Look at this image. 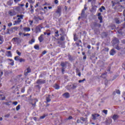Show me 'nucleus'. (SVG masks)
<instances>
[{"label":"nucleus","instance_id":"f257e3e1","mask_svg":"<svg viewBox=\"0 0 125 125\" xmlns=\"http://www.w3.org/2000/svg\"><path fill=\"white\" fill-rule=\"evenodd\" d=\"M91 27L93 30V29H95V27H98V28H100V27H101V24L98 23L96 22H93Z\"/></svg>","mask_w":125,"mask_h":125},{"label":"nucleus","instance_id":"f03ea898","mask_svg":"<svg viewBox=\"0 0 125 125\" xmlns=\"http://www.w3.org/2000/svg\"><path fill=\"white\" fill-rule=\"evenodd\" d=\"M45 80H42V79H38L37 82H36V83H37V84H43L44 83H45Z\"/></svg>","mask_w":125,"mask_h":125},{"label":"nucleus","instance_id":"7ed1b4c3","mask_svg":"<svg viewBox=\"0 0 125 125\" xmlns=\"http://www.w3.org/2000/svg\"><path fill=\"white\" fill-rule=\"evenodd\" d=\"M37 102H38V100L34 99L32 100V102L30 103L33 109H35V108L36 107V104L37 103Z\"/></svg>","mask_w":125,"mask_h":125},{"label":"nucleus","instance_id":"20e7f679","mask_svg":"<svg viewBox=\"0 0 125 125\" xmlns=\"http://www.w3.org/2000/svg\"><path fill=\"white\" fill-rule=\"evenodd\" d=\"M62 12V8L61 7V6H59L58 7L57 11H56V13H57V14L59 15V16H60V15H61Z\"/></svg>","mask_w":125,"mask_h":125},{"label":"nucleus","instance_id":"39448f33","mask_svg":"<svg viewBox=\"0 0 125 125\" xmlns=\"http://www.w3.org/2000/svg\"><path fill=\"white\" fill-rule=\"evenodd\" d=\"M8 14L10 16H14L16 15V12L14 10H10L8 11Z\"/></svg>","mask_w":125,"mask_h":125},{"label":"nucleus","instance_id":"423d86ee","mask_svg":"<svg viewBox=\"0 0 125 125\" xmlns=\"http://www.w3.org/2000/svg\"><path fill=\"white\" fill-rule=\"evenodd\" d=\"M92 120H93V121H95V120H97V118H98V117H100V115H99V114L95 113L92 114Z\"/></svg>","mask_w":125,"mask_h":125},{"label":"nucleus","instance_id":"0eeeda50","mask_svg":"<svg viewBox=\"0 0 125 125\" xmlns=\"http://www.w3.org/2000/svg\"><path fill=\"white\" fill-rule=\"evenodd\" d=\"M60 41L64 42L65 41V37H67V34H60Z\"/></svg>","mask_w":125,"mask_h":125},{"label":"nucleus","instance_id":"6e6552de","mask_svg":"<svg viewBox=\"0 0 125 125\" xmlns=\"http://www.w3.org/2000/svg\"><path fill=\"white\" fill-rule=\"evenodd\" d=\"M42 25H39L36 28V33H40V32H41V29H42Z\"/></svg>","mask_w":125,"mask_h":125},{"label":"nucleus","instance_id":"1a4fd4ad","mask_svg":"<svg viewBox=\"0 0 125 125\" xmlns=\"http://www.w3.org/2000/svg\"><path fill=\"white\" fill-rule=\"evenodd\" d=\"M119 42V39H117L116 38H114L113 40L112 41V44H118Z\"/></svg>","mask_w":125,"mask_h":125},{"label":"nucleus","instance_id":"9d476101","mask_svg":"<svg viewBox=\"0 0 125 125\" xmlns=\"http://www.w3.org/2000/svg\"><path fill=\"white\" fill-rule=\"evenodd\" d=\"M31 68H30V67H28L26 70H25L24 71V75L25 76H28V74H29V73H31Z\"/></svg>","mask_w":125,"mask_h":125},{"label":"nucleus","instance_id":"9b49d317","mask_svg":"<svg viewBox=\"0 0 125 125\" xmlns=\"http://www.w3.org/2000/svg\"><path fill=\"white\" fill-rule=\"evenodd\" d=\"M14 32H15V31L13 30V27L10 29H7V34H13Z\"/></svg>","mask_w":125,"mask_h":125},{"label":"nucleus","instance_id":"f8f14e48","mask_svg":"<svg viewBox=\"0 0 125 125\" xmlns=\"http://www.w3.org/2000/svg\"><path fill=\"white\" fill-rule=\"evenodd\" d=\"M120 118V116L118 114H114L113 116H112V119L114 120V121H116L118 120Z\"/></svg>","mask_w":125,"mask_h":125},{"label":"nucleus","instance_id":"ddd939ff","mask_svg":"<svg viewBox=\"0 0 125 125\" xmlns=\"http://www.w3.org/2000/svg\"><path fill=\"white\" fill-rule=\"evenodd\" d=\"M67 65V62H61V66L62 67V68H66V65Z\"/></svg>","mask_w":125,"mask_h":125},{"label":"nucleus","instance_id":"4468645a","mask_svg":"<svg viewBox=\"0 0 125 125\" xmlns=\"http://www.w3.org/2000/svg\"><path fill=\"white\" fill-rule=\"evenodd\" d=\"M40 42H42L43 41V35H41L38 38Z\"/></svg>","mask_w":125,"mask_h":125},{"label":"nucleus","instance_id":"2eb2a0df","mask_svg":"<svg viewBox=\"0 0 125 125\" xmlns=\"http://www.w3.org/2000/svg\"><path fill=\"white\" fill-rule=\"evenodd\" d=\"M110 55H115V54H116V51L115 50V49H112L111 50V51H110Z\"/></svg>","mask_w":125,"mask_h":125},{"label":"nucleus","instance_id":"dca6fc26","mask_svg":"<svg viewBox=\"0 0 125 125\" xmlns=\"http://www.w3.org/2000/svg\"><path fill=\"white\" fill-rule=\"evenodd\" d=\"M63 96H64V97H65V98H69V97H70V94H69V93H65L63 94Z\"/></svg>","mask_w":125,"mask_h":125},{"label":"nucleus","instance_id":"f3484780","mask_svg":"<svg viewBox=\"0 0 125 125\" xmlns=\"http://www.w3.org/2000/svg\"><path fill=\"white\" fill-rule=\"evenodd\" d=\"M46 102H50L51 101V99H50V95H48L47 97L46 98Z\"/></svg>","mask_w":125,"mask_h":125},{"label":"nucleus","instance_id":"a211bd4d","mask_svg":"<svg viewBox=\"0 0 125 125\" xmlns=\"http://www.w3.org/2000/svg\"><path fill=\"white\" fill-rule=\"evenodd\" d=\"M60 33H61L60 35H66V34H65V31L63 30V28H60Z\"/></svg>","mask_w":125,"mask_h":125},{"label":"nucleus","instance_id":"6ab92c4d","mask_svg":"<svg viewBox=\"0 0 125 125\" xmlns=\"http://www.w3.org/2000/svg\"><path fill=\"white\" fill-rule=\"evenodd\" d=\"M23 30L24 32H30V31H31V28L29 27H24Z\"/></svg>","mask_w":125,"mask_h":125},{"label":"nucleus","instance_id":"aec40b11","mask_svg":"<svg viewBox=\"0 0 125 125\" xmlns=\"http://www.w3.org/2000/svg\"><path fill=\"white\" fill-rule=\"evenodd\" d=\"M48 116V114H43L42 116L40 117V119H41V120H42L43 119H44L45 118V117H47Z\"/></svg>","mask_w":125,"mask_h":125},{"label":"nucleus","instance_id":"412c9836","mask_svg":"<svg viewBox=\"0 0 125 125\" xmlns=\"http://www.w3.org/2000/svg\"><path fill=\"white\" fill-rule=\"evenodd\" d=\"M34 19L36 21V22H37V23H39V17H37L36 16H34Z\"/></svg>","mask_w":125,"mask_h":125},{"label":"nucleus","instance_id":"4be33fe9","mask_svg":"<svg viewBox=\"0 0 125 125\" xmlns=\"http://www.w3.org/2000/svg\"><path fill=\"white\" fill-rule=\"evenodd\" d=\"M55 36L57 37V38L59 37V32L58 30L55 32Z\"/></svg>","mask_w":125,"mask_h":125},{"label":"nucleus","instance_id":"5701e85b","mask_svg":"<svg viewBox=\"0 0 125 125\" xmlns=\"http://www.w3.org/2000/svg\"><path fill=\"white\" fill-rule=\"evenodd\" d=\"M80 119L81 121H83V122H86L87 121V118H84L83 117H81Z\"/></svg>","mask_w":125,"mask_h":125},{"label":"nucleus","instance_id":"b1692460","mask_svg":"<svg viewBox=\"0 0 125 125\" xmlns=\"http://www.w3.org/2000/svg\"><path fill=\"white\" fill-rule=\"evenodd\" d=\"M77 86H78V84L75 83L73 84L72 88L73 89H75V88H76L77 87Z\"/></svg>","mask_w":125,"mask_h":125},{"label":"nucleus","instance_id":"393cba45","mask_svg":"<svg viewBox=\"0 0 125 125\" xmlns=\"http://www.w3.org/2000/svg\"><path fill=\"white\" fill-rule=\"evenodd\" d=\"M94 31L95 33V34H99V30L97 29V28L94 29Z\"/></svg>","mask_w":125,"mask_h":125},{"label":"nucleus","instance_id":"a878e982","mask_svg":"<svg viewBox=\"0 0 125 125\" xmlns=\"http://www.w3.org/2000/svg\"><path fill=\"white\" fill-rule=\"evenodd\" d=\"M14 59L16 61H19V60L20 59V57L16 56V57H15Z\"/></svg>","mask_w":125,"mask_h":125},{"label":"nucleus","instance_id":"bb28decb","mask_svg":"<svg viewBox=\"0 0 125 125\" xmlns=\"http://www.w3.org/2000/svg\"><path fill=\"white\" fill-rule=\"evenodd\" d=\"M106 77H107V74L106 73L102 74V78H103V79H105Z\"/></svg>","mask_w":125,"mask_h":125},{"label":"nucleus","instance_id":"cd10ccee","mask_svg":"<svg viewBox=\"0 0 125 125\" xmlns=\"http://www.w3.org/2000/svg\"><path fill=\"white\" fill-rule=\"evenodd\" d=\"M8 55L7 56L9 57L10 56H12V54H11V51H7Z\"/></svg>","mask_w":125,"mask_h":125},{"label":"nucleus","instance_id":"c85d7f7f","mask_svg":"<svg viewBox=\"0 0 125 125\" xmlns=\"http://www.w3.org/2000/svg\"><path fill=\"white\" fill-rule=\"evenodd\" d=\"M84 10H82V13H81V16L82 17H84Z\"/></svg>","mask_w":125,"mask_h":125},{"label":"nucleus","instance_id":"c756f323","mask_svg":"<svg viewBox=\"0 0 125 125\" xmlns=\"http://www.w3.org/2000/svg\"><path fill=\"white\" fill-rule=\"evenodd\" d=\"M21 63H22V62H25V60L24 59L21 58L20 59L19 61Z\"/></svg>","mask_w":125,"mask_h":125},{"label":"nucleus","instance_id":"7c9ffc66","mask_svg":"<svg viewBox=\"0 0 125 125\" xmlns=\"http://www.w3.org/2000/svg\"><path fill=\"white\" fill-rule=\"evenodd\" d=\"M28 2L31 3V4H33L35 2V0H28Z\"/></svg>","mask_w":125,"mask_h":125},{"label":"nucleus","instance_id":"2f4dec72","mask_svg":"<svg viewBox=\"0 0 125 125\" xmlns=\"http://www.w3.org/2000/svg\"><path fill=\"white\" fill-rule=\"evenodd\" d=\"M21 22V21H15V23H14V25H16V24H19Z\"/></svg>","mask_w":125,"mask_h":125},{"label":"nucleus","instance_id":"473e14b6","mask_svg":"<svg viewBox=\"0 0 125 125\" xmlns=\"http://www.w3.org/2000/svg\"><path fill=\"white\" fill-rule=\"evenodd\" d=\"M12 28H13V30L15 31H15H17V30H18V29H19V27H17V26H14Z\"/></svg>","mask_w":125,"mask_h":125},{"label":"nucleus","instance_id":"72a5a7b5","mask_svg":"<svg viewBox=\"0 0 125 125\" xmlns=\"http://www.w3.org/2000/svg\"><path fill=\"white\" fill-rule=\"evenodd\" d=\"M98 19L100 21V23H102V16L98 17Z\"/></svg>","mask_w":125,"mask_h":125},{"label":"nucleus","instance_id":"f704fd0d","mask_svg":"<svg viewBox=\"0 0 125 125\" xmlns=\"http://www.w3.org/2000/svg\"><path fill=\"white\" fill-rule=\"evenodd\" d=\"M20 107H21L20 104H19V105L16 107V110H17V111H19V110H20Z\"/></svg>","mask_w":125,"mask_h":125},{"label":"nucleus","instance_id":"c9c22d12","mask_svg":"<svg viewBox=\"0 0 125 125\" xmlns=\"http://www.w3.org/2000/svg\"><path fill=\"white\" fill-rule=\"evenodd\" d=\"M115 91L117 94H121V91H120V90L117 89L115 90Z\"/></svg>","mask_w":125,"mask_h":125},{"label":"nucleus","instance_id":"e433bc0d","mask_svg":"<svg viewBox=\"0 0 125 125\" xmlns=\"http://www.w3.org/2000/svg\"><path fill=\"white\" fill-rule=\"evenodd\" d=\"M103 112L104 113V114H105V115H107V114L108 113V110H103Z\"/></svg>","mask_w":125,"mask_h":125},{"label":"nucleus","instance_id":"4c0bfd02","mask_svg":"<svg viewBox=\"0 0 125 125\" xmlns=\"http://www.w3.org/2000/svg\"><path fill=\"white\" fill-rule=\"evenodd\" d=\"M33 42H35V39H32L31 41H29V43L32 44Z\"/></svg>","mask_w":125,"mask_h":125},{"label":"nucleus","instance_id":"58836bf2","mask_svg":"<svg viewBox=\"0 0 125 125\" xmlns=\"http://www.w3.org/2000/svg\"><path fill=\"white\" fill-rule=\"evenodd\" d=\"M16 53L18 54V55H19V56H21V53L20 52H19V51L18 50H17L16 51Z\"/></svg>","mask_w":125,"mask_h":125},{"label":"nucleus","instance_id":"ea45409f","mask_svg":"<svg viewBox=\"0 0 125 125\" xmlns=\"http://www.w3.org/2000/svg\"><path fill=\"white\" fill-rule=\"evenodd\" d=\"M115 22L117 24H120V21L118 19H115Z\"/></svg>","mask_w":125,"mask_h":125},{"label":"nucleus","instance_id":"a19ab883","mask_svg":"<svg viewBox=\"0 0 125 125\" xmlns=\"http://www.w3.org/2000/svg\"><path fill=\"white\" fill-rule=\"evenodd\" d=\"M35 87H37L38 89H41V86L39 84L38 85H35Z\"/></svg>","mask_w":125,"mask_h":125},{"label":"nucleus","instance_id":"79ce46f5","mask_svg":"<svg viewBox=\"0 0 125 125\" xmlns=\"http://www.w3.org/2000/svg\"><path fill=\"white\" fill-rule=\"evenodd\" d=\"M84 82H85V79H83V80H79V83H83Z\"/></svg>","mask_w":125,"mask_h":125},{"label":"nucleus","instance_id":"37998d69","mask_svg":"<svg viewBox=\"0 0 125 125\" xmlns=\"http://www.w3.org/2000/svg\"><path fill=\"white\" fill-rule=\"evenodd\" d=\"M55 89H59V88H60L59 85L56 84L55 85Z\"/></svg>","mask_w":125,"mask_h":125},{"label":"nucleus","instance_id":"c03bdc74","mask_svg":"<svg viewBox=\"0 0 125 125\" xmlns=\"http://www.w3.org/2000/svg\"><path fill=\"white\" fill-rule=\"evenodd\" d=\"M0 96L2 97L1 100H4L5 99V97L3 95H0Z\"/></svg>","mask_w":125,"mask_h":125},{"label":"nucleus","instance_id":"a18cd8bd","mask_svg":"<svg viewBox=\"0 0 125 125\" xmlns=\"http://www.w3.org/2000/svg\"><path fill=\"white\" fill-rule=\"evenodd\" d=\"M68 58H69V60H70L71 61H72V60H73V58H72V56H71V55H68Z\"/></svg>","mask_w":125,"mask_h":125},{"label":"nucleus","instance_id":"49530a36","mask_svg":"<svg viewBox=\"0 0 125 125\" xmlns=\"http://www.w3.org/2000/svg\"><path fill=\"white\" fill-rule=\"evenodd\" d=\"M12 104H13V105H15V106H16V105H17L18 104V102H13Z\"/></svg>","mask_w":125,"mask_h":125},{"label":"nucleus","instance_id":"de8ad7c7","mask_svg":"<svg viewBox=\"0 0 125 125\" xmlns=\"http://www.w3.org/2000/svg\"><path fill=\"white\" fill-rule=\"evenodd\" d=\"M62 74H64V72H65V68L64 67L62 68Z\"/></svg>","mask_w":125,"mask_h":125},{"label":"nucleus","instance_id":"09e8293b","mask_svg":"<svg viewBox=\"0 0 125 125\" xmlns=\"http://www.w3.org/2000/svg\"><path fill=\"white\" fill-rule=\"evenodd\" d=\"M34 48H35V49H39V45H35L34 46Z\"/></svg>","mask_w":125,"mask_h":125},{"label":"nucleus","instance_id":"8fccbe9b","mask_svg":"<svg viewBox=\"0 0 125 125\" xmlns=\"http://www.w3.org/2000/svg\"><path fill=\"white\" fill-rule=\"evenodd\" d=\"M9 116H10V114H6L4 115L5 118H9Z\"/></svg>","mask_w":125,"mask_h":125},{"label":"nucleus","instance_id":"3c124183","mask_svg":"<svg viewBox=\"0 0 125 125\" xmlns=\"http://www.w3.org/2000/svg\"><path fill=\"white\" fill-rule=\"evenodd\" d=\"M16 40H19V38H17V37H15V38H14L12 40L13 41H14L15 42V41H16Z\"/></svg>","mask_w":125,"mask_h":125},{"label":"nucleus","instance_id":"603ef678","mask_svg":"<svg viewBox=\"0 0 125 125\" xmlns=\"http://www.w3.org/2000/svg\"><path fill=\"white\" fill-rule=\"evenodd\" d=\"M21 92H22V93L25 92V88H22L21 90Z\"/></svg>","mask_w":125,"mask_h":125},{"label":"nucleus","instance_id":"864d4df0","mask_svg":"<svg viewBox=\"0 0 125 125\" xmlns=\"http://www.w3.org/2000/svg\"><path fill=\"white\" fill-rule=\"evenodd\" d=\"M25 7L26 8H28V7H29V3H26Z\"/></svg>","mask_w":125,"mask_h":125},{"label":"nucleus","instance_id":"5fc2aeb1","mask_svg":"<svg viewBox=\"0 0 125 125\" xmlns=\"http://www.w3.org/2000/svg\"><path fill=\"white\" fill-rule=\"evenodd\" d=\"M76 71L77 74H78L80 72V70H79V68H76Z\"/></svg>","mask_w":125,"mask_h":125},{"label":"nucleus","instance_id":"6e6d98bb","mask_svg":"<svg viewBox=\"0 0 125 125\" xmlns=\"http://www.w3.org/2000/svg\"><path fill=\"white\" fill-rule=\"evenodd\" d=\"M8 27H11V26H12V23L10 22V23H8Z\"/></svg>","mask_w":125,"mask_h":125},{"label":"nucleus","instance_id":"4d7b16f0","mask_svg":"<svg viewBox=\"0 0 125 125\" xmlns=\"http://www.w3.org/2000/svg\"><path fill=\"white\" fill-rule=\"evenodd\" d=\"M23 36H24V37H27V36H30V34L27 33V34H25L24 33H23Z\"/></svg>","mask_w":125,"mask_h":125},{"label":"nucleus","instance_id":"13d9d810","mask_svg":"<svg viewBox=\"0 0 125 125\" xmlns=\"http://www.w3.org/2000/svg\"><path fill=\"white\" fill-rule=\"evenodd\" d=\"M74 40L75 42L78 41V37H77V36L74 37Z\"/></svg>","mask_w":125,"mask_h":125},{"label":"nucleus","instance_id":"bf43d9fd","mask_svg":"<svg viewBox=\"0 0 125 125\" xmlns=\"http://www.w3.org/2000/svg\"><path fill=\"white\" fill-rule=\"evenodd\" d=\"M23 17H24V16L23 15H20V18L21 19H23Z\"/></svg>","mask_w":125,"mask_h":125},{"label":"nucleus","instance_id":"052dcab7","mask_svg":"<svg viewBox=\"0 0 125 125\" xmlns=\"http://www.w3.org/2000/svg\"><path fill=\"white\" fill-rule=\"evenodd\" d=\"M4 104H5V105H7V106H9V105H10V104H9V103L8 102H6L4 103Z\"/></svg>","mask_w":125,"mask_h":125},{"label":"nucleus","instance_id":"680f3d73","mask_svg":"<svg viewBox=\"0 0 125 125\" xmlns=\"http://www.w3.org/2000/svg\"><path fill=\"white\" fill-rule=\"evenodd\" d=\"M0 42H3V38L1 37H0Z\"/></svg>","mask_w":125,"mask_h":125},{"label":"nucleus","instance_id":"e2e57ef3","mask_svg":"<svg viewBox=\"0 0 125 125\" xmlns=\"http://www.w3.org/2000/svg\"><path fill=\"white\" fill-rule=\"evenodd\" d=\"M116 49H118V50H120V48L119 47L118 45H117L116 47H115Z\"/></svg>","mask_w":125,"mask_h":125},{"label":"nucleus","instance_id":"0e129e2a","mask_svg":"<svg viewBox=\"0 0 125 125\" xmlns=\"http://www.w3.org/2000/svg\"><path fill=\"white\" fill-rule=\"evenodd\" d=\"M16 10H17L18 11H19V10H20V8L19 7H17L16 8Z\"/></svg>","mask_w":125,"mask_h":125},{"label":"nucleus","instance_id":"69168bd1","mask_svg":"<svg viewBox=\"0 0 125 125\" xmlns=\"http://www.w3.org/2000/svg\"><path fill=\"white\" fill-rule=\"evenodd\" d=\"M29 22H30V25H32L33 23V21H29Z\"/></svg>","mask_w":125,"mask_h":125},{"label":"nucleus","instance_id":"338daca9","mask_svg":"<svg viewBox=\"0 0 125 125\" xmlns=\"http://www.w3.org/2000/svg\"><path fill=\"white\" fill-rule=\"evenodd\" d=\"M46 53V51H44L42 52V54L43 55H44V54H45Z\"/></svg>","mask_w":125,"mask_h":125},{"label":"nucleus","instance_id":"774afa93","mask_svg":"<svg viewBox=\"0 0 125 125\" xmlns=\"http://www.w3.org/2000/svg\"><path fill=\"white\" fill-rule=\"evenodd\" d=\"M122 43H124V44H125V40H122Z\"/></svg>","mask_w":125,"mask_h":125}]
</instances>
